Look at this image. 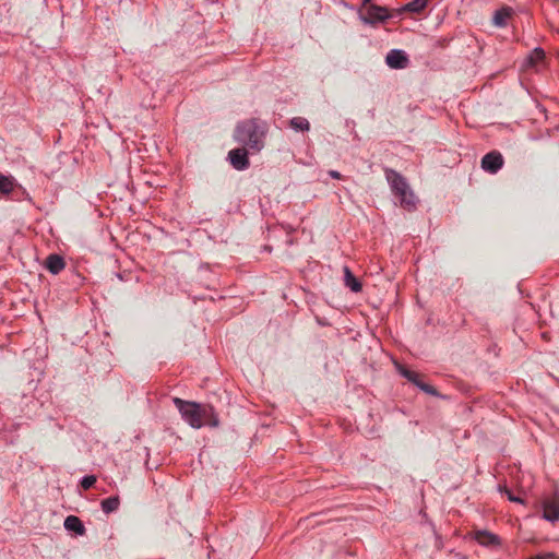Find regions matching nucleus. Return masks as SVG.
Masks as SVG:
<instances>
[{"mask_svg":"<svg viewBox=\"0 0 559 559\" xmlns=\"http://www.w3.org/2000/svg\"><path fill=\"white\" fill-rule=\"evenodd\" d=\"M344 283L354 293H359L362 288L359 280L352 273L349 267H344Z\"/></svg>","mask_w":559,"mask_h":559,"instance_id":"12","label":"nucleus"},{"mask_svg":"<svg viewBox=\"0 0 559 559\" xmlns=\"http://www.w3.org/2000/svg\"><path fill=\"white\" fill-rule=\"evenodd\" d=\"M385 178L393 194L399 199L401 206L408 211L414 210L417 199L406 179L400 173L390 168L385 169Z\"/></svg>","mask_w":559,"mask_h":559,"instance_id":"3","label":"nucleus"},{"mask_svg":"<svg viewBox=\"0 0 559 559\" xmlns=\"http://www.w3.org/2000/svg\"><path fill=\"white\" fill-rule=\"evenodd\" d=\"M509 500L514 502H522V499L519 497L513 496L511 492H508Z\"/></svg>","mask_w":559,"mask_h":559,"instance_id":"24","label":"nucleus"},{"mask_svg":"<svg viewBox=\"0 0 559 559\" xmlns=\"http://www.w3.org/2000/svg\"><path fill=\"white\" fill-rule=\"evenodd\" d=\"M371 2V0H364V4H369Z\"/></svg>","mask_w":559,"mask_h":559,"instance_id":"25","label":"nucleus"},{"mask_svg":"<svg viewBox=\"0 0 559 559\" xmlns=\"http://www.w3.org/2000/svg\"><path fill=\"white\" fill-rule=\"evenodd\" d=\"M173 403L182 419L192 428L199 429L204 425L217 427L219 424L217 414L210 404L185 401L180 397H174Z\"/></svg>","mask_w":559,"mask_h":559,"instance_id":"1","label":"nucleus"},{"mask_svg":"<svg viewBox=\"0 0 559 559\" xmlns=\"http://www.w3.org/2000/svg\"><path fill=\"white\" fill-rule=\"evenodd\" d=\"M119 498L117 496H112L109 498H106L102 501V510L104 513L109 514L111 512H115L119 508Z\"/></svg>","mask_w":559,"mask_h":559,"instance_id":"14","label":"nucleus"},{"mask_svg":"<svg viewBox=\"0 0 559 559\" xmlns=\"http://www.w3.org/2000/svg\"><path fill=\"white\" fill-rule=\"evenodd\" d=\"M359 17L365 24L376 25L386 21L390 14L384 7L369 4L364 11H360Z\"/></svg>","mask_w":559,"mask_h":559,"instance_id":"4","label":"nucleus"},{"mask_svg":"<svg viewBox=\"0 0 559 559\" xmlns=\"http://www.w3.org/2000/svg\"><path fill=\"white\" fill-rule=\"evenodd\" d=\"M13 180L10 177L0 174V193H11L13 190Z\"/></svg>","mask_w":559,"mask_h":559,"instance_id":"19","label":"nucleus"},{"mask_svg":"<svg viewBox=\"0 0 559 559\" xmlns=\"http://www.w3.org/2000/svg\"><path fill=\"white\" fill-rule=\"evenodd\" d=\"M385 63L394 70L406 69L409 64L407 53L401 49H392L386 53Z\"/></svg>","mask_w":559,"mask_h":559,"instance_id":"5","label":"nucleus"},{"mask_svg":"<svg viewBox=\"0 0 559 559\" xmlns=\"http://www.w3.org/2000/svg\"><path fill=\"white\" fill-rule=\"evenodd\" d=\"M329 175L334 179H340L342 175L337 170H330Z\"/></svg>","mask_w":559,"mask_h":559,"instance_id":"23","label":"nucleus"},{"mask_svg":"<svg viewBox=\"0 0 559 559\" xmlns=\"http://www.w3.org/2000/svg\"><path fill=\"white\" fill-rule=\"evenodd\" d=\"M542 556L544 559H556L557 558V555L555 552H545V554H542Z\"/></svg>","mask_w":559,"mask_h":559,"instance_id":"22","label":"nucleus"},{"mask_svg":"<svg viewBox=\"0 0 559 559\" xmlns=\"http://www.w3.org/2000/svg\"><path fill=\"white\" fill-rule=\"evenodd\" d=\"M512 14V10L510 8H502L497 10L493 14L492 22L498 27H503L507 25L509 17Z\"/></svg>","mask_w":559,"mask_h":559,"instance_id":"13","label":"nucleus"},{"mask_svg":"<svg viewBox=\"0 0 559 559\" xmlns=\"http://www.w3.org/2000/svg\"><path fill=\"white\" fill-rule=\"evenodd\" d=\"M45 266L51 274L56 275L64 269L66 262L61 255L52 253L47 257Z\"/></svg>","mask_w":559,"mask_h":559,"instance_id":"10","label":"nucleus"},{"mask_svg":"<svg viewBox=\"0 0 559 559\" xmlns=\"http://www.w3.org/2000/svg\"><path fill=\"white\" fill-rule=\"evenodd\" d=\"M95 483H96V477L94 475H87L81 479V486L84 489H90L91 487L94 486Z\"/></svg>","mask_w":559,"mask_h":559,"instance_id":"20","label":"nucleus"},{"mask_svg":"<svg viewBox=\"0 0 559 559\" xmlns=\"http://www.w3.org/2000/svg\"><path fill=\"white\" fill-rule=\"evenodd\" d=\"M265 135V126L258 120H247L237 124L234 138L253 152H259L263 147Z\"/></svg>","mask_w":559,"mask_h":559,"instance_id":"2","label":"nucleus"},{"mask_svg":"<svg viewBox=\"0 0 559 559\" xmlns=\"http://www.w3.org/2000/svg\"><path fill=\"white\" fill-rule=\"evenodd\" d=\"M397 370L404 378L414 383L416 386L417 383H423V381L419 379V374L415 371H412L401 365H397Z\"/></svg>","mask_w":559,"mask_h":559,"instance_id":"18","label":"nucleus"},{"mask_svg":"<svg viewBox=\"0 0 559 559\" xmlns=\"http://www.w3.org/2000/svg\"><path fill=\"white\" fill-rule=\"evenodd\" d=\"M473 538L479 545L485 547H497L500 545L499 536L486 530H477L473 532Z\"/></svg>","mask_w":559,"mask_h":559,"instance_id":"9","label":"nucleus"},{"mask_svg":"<svg viewBox=\"0 0 559 559\" xmlns=\"http://www.w3.org/2000/svg\"><path fill=\"white\" fill-rule=\"evenodd\" d=\"M63 525L67 531L74 532L78 535H83L85 533V527L82 521L75 515L67 516Z\"/></svg>","mask_w":559,"mask_h":559,"instance_id":"11","label":"nucleus"},{"mask_svg":"<svg viewBox=\"0 0 559 559\" xmlns=\"http://www.w3.org/2000/svg\"><path fill=\"white\" fill-rule=\"evenodd\" d=\"M417 388H419L425 393L433 395V396H436L438 394L437 390L432 385L424 383V382L417 383Z\"/></svg>","mask_w":559,"mask_h":559,"instance_id":"21","label":"nucleus"},{"mask_svg":"<svg viewBox=\"0 0 559 559\" xmlns=\"http://www.w3.org/2000/svg\"><path fill=\"white\" fill-rule=\"evenodd\" d=\"M289 126L295 131H301V132L308 131L310 129L309 121L304 117L292 118L289 121Z\"/></svg>","mask_w":559,"mask_h":559,"instance_id":"16","label":"nucleus"},{"mask_svg":"<svg viewBox=\"0 0 559 559\" xmlns=\"http://www.w3.org/2000/svg\"><path fill=\"white\" fill-rule=\"evenodd\" d=\"M233 167L237 170H245L249 167L248 152L246 148H234L228 153Z\"/></svg>","mask_w":559,"mask_h":559,"instance_id":"8","label":"nucleus"},{"mask_svg":"<svg viewBox=\"0 0 559 559\" xmlns=\"http://www.w3.org/2000/svg\"><path fill=\"white\" fill-rule=\"evenodd\" d=\"M502 166L503 157L497 151L489 152L481 158V168L489 174H497Z\"/></svg>","mask_w":559,"mask_h":559,"instance_id":"6","label":"nucleus"},{"mask_svg":"<svg viewBox=\"0 0 559 559\" xmlns=\"http://www.w3.org/2000/svg\"><path fill=\"white\" fill-rule=\"evenodd\" d=\"M543 518L549 522H556L559 520V496L554 495L544 500L543 502Z\"/></svg>","mask_w":559,"mask_h":559,"instance_id":"7","label":"nucleus"},{"mask_svg":"<svg viewBox=\"0 0 559 559\" xmlns=\"http://www.w3.org/2000/svg\"><path fill=\"white\" fill-rule=\"evenodd\" d=\"M545 58V52L542 48H535L526 58L525 64L530 67H535L539 62H542Z\"/></svg>","mask_w":559,"mask_h":559,"instance_id":"15","label":"nucleus"},{"mask_svg":"<svg viewBox=\"0 0 559 559\" xmlns=\"http://www.w3.org/2000/svg\"><path fill=\"white\" fill-rule=\"evenodd\" d=\"M428 3V0H412L411 2L406 3L402 10L407 12H414L419 13L421 12Z\"/></svg>","mask_w":559,"mask_h":559,"instance_id":"17","label":"nucleus"}]
</instances>
